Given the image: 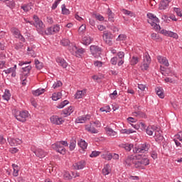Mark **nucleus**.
Returning a JSON list of instances; mask_svg holds the SVG:
<instances>
[{"mask_svg":"<svg viewBox=\"0 0 182 182\" xmlns=\"http://www.w3.org/2000/svg\"><path fill=\"white\" fill-rule=\"evenodd\" d=\"M21 9H23L24 12H29V11L32 9V7L31 6V4H26L21 6Z\"/></svg>","mask_w":182,"mask_h":182,"instance_id":"38","label":"nucleus"},{"mask_svg":"<svg viewBox=\"0 0 182 182\" xmlns=\"http://www.w3.org/2000/svg\"><path fill=\"white\" fill-rule=\"evenodd\" d=\"M134 157L136 160H138V161H139L142 167H144V166H149V164H150V161L149 160V158L144 154H137Z\"/></svg>","mask_w":182,"mask_h":182,"instance_id":"1","label":"nucleus"},{"mask_svg":"<svg viewBox=\"0 0 182 182\" xmlns=\"http://www.w3.org/2000/svg\"><path fill=\"white\" fill-rule=\"evenodd\" d=\"M117 56H118L119 59H123V58H124V52L119 51L117 53Z\"/></svg>","mask_w":182,"mask_h":182,"instance_id":"64","label":"nucleus"},{"mask_svg":"<svg viewBox=\"0 0 182 182\" xmlns=\"http://www.w3.org/2000/svg\"><path fill=\"white\" fill-rule=\"evenodd\" d=\"M149 63H144L143 65L141 66L142 70H147L149 69Z\"/></svg>","mask_w":182,"mask_h":182,"instance_id":"58","label":"nucleus"},{"mask_svg":"<svg viewBox=\"0 0 182 182\" xmlns=\"http://www.w3.org/2000/svg\"><path fill=\"white\" fill-rule=\"evenodd\" d=\"M135 114H136V117H142L144 119H146V114H144L143 112L137 111L134 112Z\"/></svg>","mask_w":182,"mask_h":182,"instance_id":"40","label":"nucleus"},{"mask_svg":"<svg viewBox=\"0 0 182 182\" xmlns=\"http://www.w3.org/2000/svg\"><path fill=\"white\" fill-rule=\"evenodd\" d=\"M21 80H22V85L23 86H26V79L27 77L24 75H21L20 77Z\"/></svg>","mask_w":182,"mask_h":182,"instance_id":"56","label":"nucleus"},{"mask_svg":"<svg viewBox=\"0 0 182 182\" xmlns=\"http://www.w3.org/2000/svg\"><path fill=\"white\" fill-rule=\"evenodd\" d=\"M173 11L174 12H176V15L178 16H180L181 17L182 16V11H181V9L180 8H173Z\"/></svg>","mask_w":182,"mask_h":182,"instance_id":"44","label":"nucleus"},{"mask_svg":"<svg viewBox=\"0 0 182 182\" xmlns=\"http://www.w3.org/2000/svg\"><path fill=\"white\" fill-rule=\"evenodd\" d=\"M107 166L109 165H107L106 167H105L103 169H102V174L104 176H107L108 174H109L110 173V171L109 170V168L107 167Z\"/></svg>","mask_w":182,"mask_h":182,"instance_id":"48","label":"nucleus"},{"mask_svg":"<svg viewBox=\"0 0 182 182\" xmlns=\"http://www.w3.org/2000/svg\"><path fill=\"white\" fill-rule=\"evenodd\" d=\"M139 127H140L142 130H146V124L143 122H139L137 125Z\"/></svg>","mask_w":182,"mask_h":182,"instance_id":"63","label":"nucleus"},{"mask_svg":"<svg viewBox=\"0 0 182 182\" xmlns=\"http://www.w3.org/2000/svg\"><path fill=\"white\" fill-rule=\"evenodd\" d=\"M107 134L111 137H117V132H114L112 128H106Z\"/></svg>","mask_w":182,"mask_h":182,"instance_id":"21","label":"nucleus"},{"mask_svg":"<svg viewBox=\"0 0 182 182\" xmlns=\"http://www.w3.org/2000/svg\"><path fill=\"white\" fill-rule=\"evenodd\" d=\"M53 31L54 33H58V32H59V31H60V27L59 26V25L56 24L55 26H54L53 27Z\"/></svg>","mask_w":182,"mask_h":182,"instance_id":"53","label":"nucleus"},{"mask_svg":"<svg viewBox=\"0 0 182 182\" xmlns=\"http://www.w3.org/2000/svg\"><path fill=\"white\" fill-rule=\"evenodd\" d=\"M15 117L18 122H26L28 117V111H23L19 112L18 115H15Z\"/></svg>","mask_w":182,"mask_h":182,"instance_id":"9","label":"nucleus"},{"mask_svg":"<svg viewBox=\"0 0 182 182\" xmlns=\"http://www.w3.org/2000/svg\"><path fill=\"white\" fill-rule=\"evenodd\" d=\"M56 62L59 63L60 66H62L63 69H66V68H68V63H66V61L64 59L57 58Z\"/></svg>","mask_w":182,"mask_h":182,"instance_id":"22","label":"nucleus"},{"mask_svg":"<svg viewBox=\"0 0 182 182\" xmlns=\"http://www.w3.org/2000/svg\"><path fill=\"white\" fill-rule=\"evenodd\" d=\"M75 96V99H82V96H83V91H77Z\"/></svg>","mask_w":182,"mask_h":182,"instance_id":"49","label":"nucleus"},{"mask_svg":"<svg viewBox=\"0 0 182 182\" xmlns=\"http://www.w3.org/2000/svg\"><path fill=\"white\" fill-rule=\"evenodd\" d=\"M61 8H62L63 15H69V14H70V11H69V9H66V6L65 4H63Z\"/></svg>","mask_w":182,"mask_h":182,"instance_id":"36","label":"nucleus"},{"mask_svg":"<svg viewBox=\"0 0 182 182\" xmlns=\"http://www.w3.org/2000/svg\"><path fill=\"white\" fill-rule=\"evenodd\" d=\"M145 130L146 133L148 134L149 136H153V132H156V130H157V127L154 126L147 127Z\"/></svg>","mask_w":182,"mask_h":182,"instance_id":"20","label":"nucleus"},{"mask_svg":"<svg viewBox=\"0 0 182 182\" xmlns=\"http://www.w3.org/2000/svg\"><path fill=\"white\" fill-rule=\"evenodd\" d=\"M53 149L60 153V154H65L66 149H65V146L60 145V143L56 142L55 144H53Z\"/></svg>","mask_w":182,"mask_h":182,"instance_id":"6","label":"nucleus"},{"mask_svg":"<svg viewBox=\"0 0 182 182\" xmlns=\"http://www.w3.org/2000/svg\"><path fill=\"white\" fill-rule=\"evenodd\" d=\"M42 93H45V89H43V88L38 89L35 91H33V95L34 96H41V95H42Z\"/></svg>","mask_w":182,"mask_h":182,"instance_id":"32","label":"nucleus"},{"mask_svg":"<svg viewBox=\"0 0 182 182\" xmlns=\"http://www.w3.org/2000/svg\"><path fill=\"white\" fill-rule=\"evenodd\" d=\"M12 167L14 168L13 176L14 177H18V176H19V168L18 165L13 164Z\"/></svg>","mask_w":182,"mask_h":182,"instance_id":"24","label":"nucleus"},{"mask_svg":"<svg viewBox=\"0 0 182 182\" xmlns=\"http://www.w3.org/2000/svg\"><path fill=\"white\" fill-rule=\"evenodd\" d=\"M85 130H87V132H89L90 133H92V134L99 133V131H97V129H96L95 127H92V124H90V125L89 124L86 125Z\"/></svg>","mask_w":182,"mask_h":182,"instance_id":"18","label":"nucleus"},{"mask_svg":"<svg viewBox=\"0 0 182 182\" xmlns=\"http://www.w3.org/2000/svg\"><path fill=\"white\" fill-rule=\"evenodd\" d=\"M85 166H86V161L82 160L75 163L73 165V167L74 170H82V168H85Z\"/></svg>","mask_w":182,"mask_h":182,"instance_id":"10","label":"nucleus"},{"mask_svg":"<svg viewBox=\"0 0 182 182\" xmlns=\"http://www.w3.org/2000/svg\"><path fill=\"white\" fill-rule=\"evenodd\" d=\"M62 85H63V83L60 82V80H58L53 84V87L54 89H56V87H60V86H62Z\"/></svg>","mask_w":182,"mask_h":182,"instance_id":"52","label":"nucleus"},{"mask_svg":"<svg viewBox=\"0 0 182 182\" xmlns=\"http://www.w3.org/2000/svg\"><path fill=\"white\" fill-rule=\"evenodd\" d=\"M157 59H158L159 63L164 65V66L168 67L170 65V64L168 63V60H167V58H166V57L159 55V56H158Z\"/></svg>","mask_w":182,"mask_h":182,"instance_id":"16","label":"nucleus"},{"mask_svg":"<svg viewBox=\"0 0 182 182\" xmlns=\"http://www.w3.org/2000/svg\"><path fill=\"white\" fill-rule=\"evenodd\" d=\"M8 140L10 146H18V144H21L22 143V141L19 139L10 138L8 139Z\"/></svg>","mask_w":182,"mask_h":182,"instance_id":"13","label":"nucleus"},{"mask_svg":"<svg viewBox=\"0 0 182 182\" xmlns=\"http://www.w3.org/2000/svg\"><path fill=\"white\" fill-rule=\"evenodd\" d=\"M87 119H90V116L87 115L86 117H80L75 119L76 123H85Z\"/></svg>","mask_w":182,"mask_h":182,"instance_id":"25","label":"nucleus"},{"mask_svg":"<svg viewBox=\"0 0 182 182\" xmlns=\"http://www.w3.org/2000/svg\"><path fill=\"white\" fill-rule=\"evenodd\" d=\"M66 105H69V101L64 100L58 106H57V107L58 109H63V107H65Z\"/></svg>","mask_w":182,"mask_h":182,"instance_id":"41","label":"nucleus"},{"mask_svg":"<svg viewBox=\"0 0 182 182\" xmlns=\"http://www.w3.org/2000/svg\"><path fill=\"white\" fill-rule=\"evenodd\" d=\"M78 146H80L82 150L87 149V144L83 140H81L80 142H78Z\"/></svg>","mask_w":182,"mask_h":182,"instance_id":"35","label":"nucleus"},{"mask_svg":"<svg viewBox=\"0 0 182 182\" xmlns=\"http://www.w3.org/2000/svg\"><path fill=\"white\" fill-rule=\"evenodd\" d=\"M62 112L65 114V117H67V116H70V114H72V113L74 112L73 107L70 106Z\"/></svg>","mask_w":182,"mask_h":182,"instance_id":"19","label":"nucleus"},{"mask_svg":"<svg viewBox=\"0 0 182 182\" xmlns=\"http://www.w3.org/2000/svg\"><path fill=\"white\" fill-rule=\"evenodd\" d=\"M151 146L149 144L145 143L141 145L139 148H135L134 149V153H145V151H149Z\"/></svg>","mask_w":182,"mask_h":182,"instance_id":"4","label":"nucleus"},{"mask_svg":"<svg viewBox=\"0 0 182 182\" xmlns=\"http://www.w3.org/2000/svg\"><path fill=\"white\" fill-rule=\"evenodd\" d=\"M90 50L94 58H100L102 48L99 47V46H90Z\"/></svg>","mask_w":182,"mask_h":182,"instance_id":"3","label":"nucleus"},{"mask_svg":"<svg viewBox=\"0 0 182 182\" xmlns=\"http://www.w3.org/2000/svg\"><path fill=\"white\" fill-rule=\"evenodd\" d=\"M62 97V92H54L52 96L53 100L55 101L59 100Z\"/></svg>","mask_w":182,"mask_h":182,"instance_id":"29","label":"nucleus"},{"mask_svg":"<svg viewBox=\"0 0 182 182\" xmlns=\"http://www.w3.org/2000/svg\"><path fill=\"white\" fill-rule=\"evenodd\" d=\"M113 38H114V36L112 34V33L107 31H104L103 39L105 43L109 45V46H112V45H113Z\"/></svg>","mask_w":182,"mask_h":182,"instance_id":"2","label":"nucleus"},{"mask_svg":"<svg viewBox=\"0 0 182 182\" xmlns=\"http://www.w3.org/2000/svg\"><path fill=\"white\" fill-rule=\"evenodd\" d=\"M11 32L13 35H14L15 38H19V36H21V32L19 31V29L16 28H12Z\"/></svg>","mask_w":182,"mask_h":182,"instance_id":"30","label":"nucleus"},{"mask_svg":"<svg viewBox=\"0 0 182 182\" xmlns=\"http://www.w3.org/2000/svg\"><path fill=\"white\" fill-rule=\"evenodd\" d=\"M156 95L161 98L164 99V92H163V89L161 87H158L155 89Z\"/></svg>","mask_w":182,"mask_h":182,"instance_id":"23","label":"nucleus"},{"mask_svg":"<svg viewBox=\"0 0 182 182\" xmlns=\"http://www.w3.org/2000/svg\"><path fill=\"white\" fill-rule=\"evenodd\" d=\"M133 164H134L135 168H139L141 170L144 169V166H141V164H140V161L136 159V161H133Z\"/></svg>","mask_w":182,"mask_h":182,"instance_id":"31","label":"nucleus"},{"mask_svg":"<svg viewBox=\"0 0 182 182\" xmlns=\"http://www.w3.org/2000/svg\"><path fill=\"white\" fill-rule=\"evenodd\" d=\"M160 33L164 35L165 36H169L170 38H173V39H178V35L176 33L173 31H166L165 29H162L160 31Z\"/></svg>","mask_w":182,"mask_h":182,"instance_id":"8","label":"nucleus"},{"mask_svg":"<svg viewBox=\"0 0 182 182\" xmlns=\"http://www.w3.org/2000/svg\"><path fill=\"white\" fill-rule=\"evenodd\" d=\"M46 32V35H54L55 33V31H53V27H49L48 29H47V32Z\"/></svg>","mask_w":182,"mask_h":182,"instance_id":"47","label":"nucleus"},{"mask_svg":"<svg viewBox=\"0 0 182 182\" xmlns=\"http://www.w3.org/2000/svg\"><path fill=\"white\" fill-rule=\"evenodd\" d=\"M33 20L35 23H33V26H36V29H43L45 28V25H43V22L39 19V17L38 16L34 15L33 16Z\"/></svg>","mask_w":182,"mask_h":182,"instance_id":"7","label":"nucleus"},{"mask_svg":"<svg viewBox=\"0 0 182 182\" xmlns=\"http://www.w3.org/2000/svg\"><path fill=\"white\" fill-rule=\"evenodd\" d=\"M151 58H150V55L149 54H146L145 56H144V63H151Z\"/></svg>","mask_w":182,"mask_h":182,"instance_id":"39","label":"nucleus"},{"mask_svg":"<svg viewBox=\"0 0 182 182\" xmlns=\"http://www.w3.org/2000/svg\"><path fill=\"white\" fill-rule=\"evenodd\" d=\"M33 153L36 154L37 157H39V159H43V157L46 156V152H45L43 149H38L33 151Z\"/></svg>","mask_w":182,"mask_h":182,"instance_id":"14","label":"nucleus"},{"mask_svg":"<svg viewBox=\"0 0 182 182\" xmlns=\"http://www.w3.org/2000/svg\"><path fill=\"white\" fill-rule=\"evenodd\" d=\"M2 97H3V99H4V100H6L7 102H8V100H9V99H11V92H9V90H6Z\"/></svg>","mask_w":182,"mask_h":182,"instance_id":"33","label":"nucleus"},{"mask_svg":"<svg viewBox=\"0 0 182 182\" xmlns=\"http://www.w3.org/2000/svg\"><path fill=\"white\" fill-rule=\"evenodd\" d=\"M82 43L83 45H85V46H87L92 43V38H90V37H84Z\"/></svg>","mask_w":182,"mask_h":182,"instance_id":"28","label":"nucleus"},{"mask_svg":"<svg viewBox=\"0 0 182 182\" xmlns=\"http://www.w3.org/2000/svg\"><path fill=\"white\" fill-rule=\"evenodd\" d=\"M60 1L62 0H56L52 6V9H55V8H58V5L60 4Z\"/></svg>","mask_w":182,"mask_h":182,"instance_id":"59","label":"nucleus"},{"mask_svg":"<svg viewBox=\"0 0 182 182\" xmlns=\"http://www.w3.org/2000/svg\"><path fill=\"white\" fill-rule=\"evenodd\" d=\"M122 12L123 14H124V15H127L128 16H134V13L129 11V10H126V9H122Z\"/></svg>","mask_w":182,"mask_h":182,"instance_id":"42","label":"nucleus"},{"mask_svg":"<svg viewBox=\"0 0 182 182\" xmlns=\"http://www.w3.org/2000/svg\"><path fill=\"white\" fill-rule=\"evenodd\" d=\"M21 69L23 70L21 76H24V77H28V76H29V74L31 73V70H32V66L28 65L22 68Z\"/></svg>","mask_w":182,"mask_h":182,"instance_id":"12","label":"nucleus"},{"mask_svg":"<svg viewBox=\"0 0 182 182\" xmlns=\"http://www.w3.org/2000/svg\"><path fill=\"white\" fill-rule=\"evenodd\" d=\"M132 147H133V144H126L124 149L127 151H130V150H132Z\"/></svg>","mask_w":182,"mask_h":182,"instance_id":"62","label":"nucleus"},{"mask_svg":"<svg viewBox=\"0 0 182 182\" xmlns=\"http://www.w3.org/2000/svg\"><path fill=\"white\" fill-rule=\"evenodd\" d=\"M85 31H86V25L82 24L80 26V27L78 29V32L80 33H82V32H85Z\"/></svg>","mask_w":182,"mask_h":182,"instance_id":"55","label":"nucleus"},{"mask_svg":"<svg viewBox=\"0 0 182 182\" xmlns=\"http://www.w3.org/2000/svg\"><path fill=\"white\" fill-rule=\"evenodd\" d=\"M64 178L65 180H72V176H70V173H69V172H65L64 173Z\"/></svg>","mask_w":182,"mask_h":182,"instance_id":"54","label":"nucleus"},{"mask_svg":"<svg viewBox=\"0 0 182 182\" xmlns=\"http://www.w3.org/2000/svg\"><path fill=\"white\" fill-rule=\"evenodd\" d=\"M170 4V0H161L159 4V9L164 10L168 8V4Z\"/></svg>","mask_w":182,"mask_h":182,"instance_id":"15","label":"nucleus"},{"mask_svg":"<svg viewBox=\"0 0 182 182\" xmlns=\"http://www.w3.org/2000/svg\"><path fill=\"white\" fill-rule=\"evenodd\" d=\"M148 23H150L151 26H154L155 31H160V29H161L160 25L157 24V23H154V22H153L151 20H148Z\"/></svg>","mask_w":182,"mask_h":182,"instance_id":"27","label":"nucleus"},{"mask_svg":"<svg viewBox=\"0 0 182 182\" xmlns=\"http://www.w3.org/2000/svg\"><path fill=\"white\" fill-rule=\"evenodd\" d=\"M130 63L132 65H137V63H139V58L133 56L130 60Z\"/></svg>","mask_w":182,"mask_h":182,"instance_id":"37","label":"nucleus"},{"mask_svg":"<svg viewBox=\"0 0 182 182\" xmlns=\"http://www.w3.org/2000/svg\"><path fill=\"white\" fill-rule=\"evenodd\" d=\"M134 159H136V157L134 156H128L124 161L125 164L127 166H132V163L133 164V161H134Z\"/></svg>","mask_w":182,"mask_h":182,"instance_id":"26","label":"nucleus"},{"mask_svg":"<svg viewBox=\"0 0 182 182\" xmlns=\"http://www.w3.org/2000/svg\"><path fill=\"white\" fill-rule=\"evenodd\" d=\"M117 60H119V58L117 57H114L111 59V63L112 65H117Z\"/></svg>","mask_w":182,"mask_h":182,"instance_id":"61","label":"nucleus"},{"mask_svg":"<svg viewBox=\"0 0 182 182\" xmlns=\"http://www.w3.org/2000/svg\"><path fill=\"white\" fill-rule=\"evenodd\" d=\"M79 53H85V48H77V51L75 53V55L77 56V55H79Z\"/></svg>","mask_w":182,"mask_h":182,"instance_id":"57","label":"nucleus"},{"mask_svg":"<svg viewBox=\"0 0 182 182\" xmlns=\"http://www.w3.org/2000/svg\"><path fill=\"white\" fill-rule=\"evenodd\" d=\"M147 18H149V21H152L154 23H159V22H160L159 18H157V16H154V14L151 13L147 14Z\"/></svg>","mask_w":182,"mask_h":182,"instance_id":"17","label":"nucleus"},{"mask_svg":"<svg viewBox=\"0 0 182 182\" xmlns=\"http://www.w3.org/2000/svg\"><path fill=\"white\" fill-rule=\"evenodd\" d=\"M75 147H76V141H73L70 144L69 149L72 151L75 150Z\"/></svg>","mask_w":182,"mask_h":182,"instance_id":"50","label":"nucleus"},{"mask_svg":"<svg viewBox=\"0 0 182 182\" xmlns=\"http://www.w3.org/2000/svg\"><path fill=\"white\" fill-rule=\"evenodd\" d=\"M34 62H35L36 68L38 70H41V69H42V68H43V64L42 63H41L39 61V60L35 59Z\"/></svg>","mask_w":182,"mask_h":182,"instance_id":"34","label":"nucleus"},{"mask_svg":"<svg viewBox=\"0 0 182 182\" xmlns=\"http://www.w3.org/2000/svg\"><path fill=\"white\" fill-rule=\"evenodd\" d=\"M100 151H94L91 153V154L90 155V157L93 158V157H97V156H99L100 154Z\"/></svg>","mask_w":182,"mask_h":182,"instance_id":"51","label":"nucleus"},{"mask_svg":"<svg viewBox=\"0 0 182 182\" xmlns=\"http://www.w3.org/2000/svg\"><path fill=\"white\" fill-rule=\"evenodd\" d=\"M69 43H70V41H69L68 39L63 38L61 41V45H63V46H69Z\"/></svg>","mask_w":182,"mask_h":182,"instance_id":"46","label":"nucleus"},{"mask_svg":"<svg viewBox=\"0 0 182 182\" xmlns=\"http://www.w3.org/2000/svg\"><path fill=\"white\" fill-rule=\"evenodd\" d=\"M161 133L163 132L159 129H156L155 131V140L157 143H161V141L164 140V136H163V134Z\"/></svg>","mask_w":182,"mask_h":182,"instance_id":"11","label":"nucleus"},{"mask_svg":"<svg viewBox=\"0 0 182 182\" xmlns=\"http://www.w3.org/2000/svg\"><path fill=\"white\" fill-rule=\"evenodd\" d=\"M120 132L122 134H131L134 132L132 129H122Z\"/></svg>","mask_w":182,"mask_h":182,"instance_id":"45","label":"nucleus"},{"mask_svg":"<svg viewBox=\"0 0 182 182\" xmlns=\"http://www.w3.org/2000/svg\"><path fill=\"white\" fill-rule=\"evenodd\" d=\"M126 39H127V36L125 34H119L116 41H126Z\"/></svg>","mask_w":182,"mask_h":182,"instance_id":"43","label":"nucleus"},{"mask_svg":"<svg viewBox=\"0 0 182 182\" xmlns=\"http://www.w3.org/2000/svg\"><path fill=\"white\" fill-rule=\"evenodd\" d=\"M50 120L53 124H56L58 126L63 124V122H65L62 117H59V116L57 115L51 116Z\"/></svg>","mask_w":182,"mask_h":182,"instance_id":"5","label":"nucleus"},{"mask_svg":"<svg viewBox=\"0 0 182 182\" xmlns=\"http://www.w3.org/2000/svg\"><path fill=\"white\" fill-rule=\"evenodd\" d=\"M151 39H153V41H157V39H159V34H157L156 33H153L151 35Z\"/></svg>","mask_w":182,"mask_h":182,"instance_id":"60","label":"nucleus"}]
</instances>
